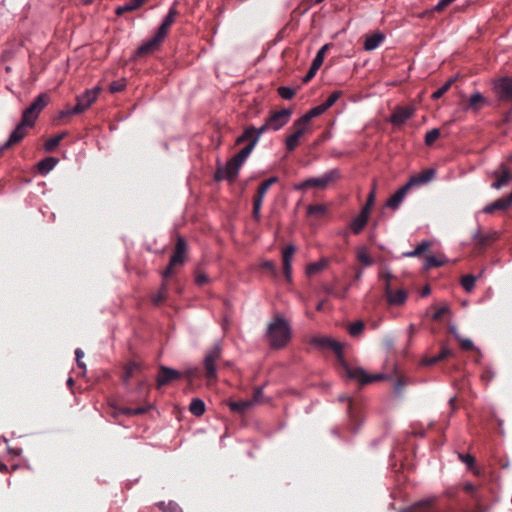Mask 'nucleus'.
Instances as JSON below:
<instances>
[{"mask_svg":"<svg viewBox=\"0 0 512 512\" xmlns=\"http://www.w3.org/2000/svg\"><path fill=\"white\" fill-rule=\"evenodd\" d=\"M385 39V35L381 32H376L367 37L364 42V49L366 51L375 50Z\"/></svg>","mask_w":512,"mask_h":512,"instance_id":"27","label":"nucleus"},{"mask_svg":"<svg viewBox=\"0 0 512 512\" xmlns=\"http://www.w3.org/2000/svg\"><path fill=\"white\" fill-rule=\"evenodd\" d=\"M178 15V11L176 10L175 6H172L167 15L163 18L156 35L159 36L162 40H164L167 36L168 30L171 27V25L175 22V18Z\"/></svg>","mask_w":512,"mask_h":512,"instance_id":"15","label":"nucleus"},{"mask_svg":"<svg viewBox=\"0 0 512 512\" xmlns=\"http://www.w3.org/2000/svg\"><path fill=\"white\" fill-rule=\"evenodd\" d=\"M341 172L338 168H333L325 172L320 177L308 178L310 187L326 188L330 183L339 180Z\"/></svg>","mask_w":512,"mask_h":512,"instance_id":"8","label":"nucleus"},{"mask_svg":"<svg viewBox=\"0 0 512 512\" xmlns=\"http://www.w3.org/2000/svg\"><path fill=\"white\" fill-rule=\"evenodd\" d=\"M450 354H451V350L449 348L443 347L441 352L438 355L426 358L423 361V364H425V365H434L437 362L447 358Z\"/></svg>","mask_w":512,"mask_h":512,"instance_id":"34","label":"nucleus"},{"mask_svg":"<svg viewBox=\"0 0 512 512\" xmlns=\"http://www.w3.org/2000/svg\"><path fill=\"white\" fill-rule=\"evenodd\" d=\"M166 292H167L166 285L163 284L161 286L159 293L153 297V303L158 304V303L162 302L166 297Z\"/></svg>","mask_w":512,"mask_h":512,"instance_id":"54","label":"nucleus"},{"mask_svg":"<svg viewBox=\"0 0 512 512\" xmlns=\"http://www.w3.org/2000/svg\"><path fill=\"white\" fill-rule=\"evenodd\" d=\"M228 406L232 412L243 415L254 406V401L250 400H241V401H230Z\"/></svg>","mask_w":512,"mask_h":512,"instance_id":"26","label":"nucleus"},{"mask_svg":"<svg viewBox=\"0 0 512 512\" xmlns=\"http://www.w3.org/2000/svg\"><path fill=\"white\" fill-rule=\"evenodd\" d=\"M444 263H445L444 260H441L434 255H428L425 259L423 267L425 270H429L434 267L442 266Z\"/></svg>","mask_w":512,"mask_h":512,"instance_id":"37","label":"nucleus"},{"mask_svg":"<svg viewBox=\"0 0 512 512\" xmlns=\"http://www.w3.org/2000/svg\"><path fill=\"white\" fill-rule=\"evenodd\" d=\"M405 385H406V381L404 379H402V378L397 379L393 386L394 393L396 395H400L402 393V390Z\"/></svg>","mask_w":512,"mask_h":512,"instance_id":"56","label":"nucleus"},{"mask_svg":"<svg viewBox=\"0 0 512 512\" xmlns=\"http://www.w3.org/2000/svg\"><path fill=\"white\" fill-rule=\"evenodd\" d=\"M454 78L449 79L446 83H444L440 88H438L436 91H434L431 95V98L433 100L440 99L452 86L454 83Z\"/></svg>","mask_w":512,"mask_h":512,"instance_id":"38","label":"nucleus"},{"mask_svg":"<svg viewBox=\"0 0 512 512\" xmlns=\"http://www.w3.org/2000/svg\"><path fill=\"white\" fill-rule=\"evenodd\" d=\"M512 206L509 195L503 198H499L486 206L483 207L482 212L485 214H491L495 211H503Z\"/></svg>","mask_w":512,"mask_h":512,"instance_id":"18","label":"nucleus"},{"mask_svg":"<svg viewBox=\"0 0 512 512\" xmlns=\"http://www.w3.org/2000/svg\"><path fill=\"white\" fill-rule=\"evenodd\" d=\"M187 244L182 237H178L173 254L169 260L170 266L183 264L186 258Z\"/></svg>","mask_w":512,"mask_h":512,"instance_id":"13","label":"nucleus"},{"mask_svg":"<svg viewBox=\"0 0 512 512\" xmlns=\"http://www.w3.org/2000/svg\"><path fill=\"white\" fill-rule=\"evenodd\" d=\"M48 104V95L46 93L39 94L34 101L23 111L21 122L11 132L8 139L0 146V153L5 149L18 144L27 134V128L32 127L40 112Z\"/></svg>","mask_w":512,"mask_h":512,"instance_id":"1","label":"nucleus"},{"mask_svg":"<svg viewBox=\"0 0 512 512\" xmlns=\"http://www.w3.org/2000/svg\"><path fill=\"white\" fill-rule=\"evenodd\" d=\"M296 251L293 244L287 245L282 251L283 273L288 283L292 282V258Z\"/></svg>","mask_w":512,"mask_h":512,"instance_id":"10","label":"nucleus"},{"mask_svg":"<svg viewBox=\"0 0 512 512\" xmlns=\"http://www.w3.org/2000/svg\"><path fill=\"white\" fill-rule=\"evenodd\" d=\"M158 505L164 512H183L182 508L173 501H169L167 504L160 502Z\"/></svg>","mask_w":512,"mask_h":512,"instance_id":"44","label":"nucleus"},{"mask_svg":"<svg viewBox=\"0 0 512 512\" xmlns=\"http://www.w3.org/2000/svg\"><path fill=\"white\" fill-rule=\"evenodd\" d=\"M262 207V203L259 201H253V218L255 221L259 222L261 219L260 210Z\"/></svg>","mask_w":512,"mask_h":512,"instance_id":"55","label":"nucleus"},{"mask_svg":"<svg viewBox=\"0 0 512 512\" xmlns=\"http://www.w3.org/2000/svg\"><path fill=\"white\" fill-rule=\"evenodd\" d=\"M222 355V344L221 341H217L214 345L208 349L204 356V367L206 370V376L209 379H213L216 377V362L220 359Z\"/></svg>","mask_w":512,"mask_h":512,"instance_id":"4","label":"nucleus"},{"mask_svg":"<svg viewBox=\"0 0 512 512\" xmlns=\"http://www.w3.org/2000/svg\"><path fill=\"white\" fill-rule=\"evenodd\" d=\"M369 216L365 211H360L359 214L350 222L349 228L351 231L358 235L360 234L369 221Z\"/></svg>","mask_w":512,"mask_h":512,"instance_id":"21","label":"nucleus"},{"mask_svg":"<svg viewBox=\"0 0 512 512\" xmlns=\"http://www.w3.org/2000/svg\"><path fill=\"white\" fill-rule=\"evenodd\" d=\"M292 115L291 109H282L280 111H276L272 113L267 119V123L271 129V131H277L280 130L282 127H284L290 120V117Z\"/></svg>","mask_w":512,"mask_h":512,"instance_id":"7","label":"nucleus"},{"mask_svg":"<svg viewBox=\"0 0 512 512\" xmlns=\"http://www.w3.org/2000/svg\"><path fill=\"white\" fill-rule=\"evenodd\" d=\"M276 182H278V177H275V176L270 177V178L266 179L265 181H263L258 188L257 195L254 198V201H259L260 203H263V199H264L267 191Z\"/></svg>","mask_w":512,"mask_h":512,"instance_id":"28","label":"nucleus"},{"mask_svg":"<svg viewBox=\"0 0 512 512\" xmlns=\"http://www.w3.org/2000/svg\"><path fill=\"white\" fill-rule=\"evenodd\" d=\"M181 376L182 374L178 370L166 366H160V371L157 377V387L161 388L162 386L179 379Z\"/></svg>","mask_w":512,"mask_h":512,"instance_id":"12","label":"nucleus"},{"mask_svg":"<svg viewBox=\"0 0 512 512\" xmlns=\"http://www.w3.org/2000/svg\"><path fill=\"white\" fill-rule=\"evenodd\" d=\"M267 131H271V129H270L267 121H265L260 127H258V128L255 127V136L251 140V142H253L256 145L258 143L260 137L262 136V134H264Z\"/></svg>","mask_w":512,"mask_h":512,"instance_id":"49","label":"nucleus"},{"mask_svg":"<svg viewBox=\"0 0 512 512\" xmlns=\"http://www.w3.org/2000/svg\"><path fill=\"white\" fill-rule=\"evenodd\" d=\"M493 175L497 177L496 181L491 184V187L495 190L501 189L512 180V174L504 164H501L500 175L497 171H494Z\"/></svg>","mask_w":512,"mask_h":512,"instance_id":"20","label":"nucleus"},{"mask_svg":"<svg viewBox=\"0 0 512 512\" xmlns=\"http://www.w3.org/2000/svg\"><path fill=\"white\" fill-rule=\"evenodd\" d=\"M310 344L319 349H324L327 347L331 348L336 353L338 360H343V351H342L343 345L338 341H335L326 336L313 337L310 340Z\"/></svg>","mask_w":512,"mask_h":512,"instance_id":"6","label":"nucleus"},{"mask_svg":"<svg viewBox=\"0 0 512 512\" xmlns=\"http://www.w3.org/2000/svg\"><path fill=\"white\" fill-rule=\"evenodd\" d=\"M139 368V365L135 362H131L129 363L126 368H125V372L123 374V383L124 384H128L130 378L132 377V374L134 373V371H136L137 369Z\"/></svg>","mask_w":512,"mask_h":512,"instance_id":"43","label":"nucleus"},{"mask_svg":"<svg viewBox=\"0 0 512 512\" xmlns=\"http://www.w3.org/2000/svg\"><path fill=\"white\" fill-rule=\"evenodd\" d=\"M75 356H76V361H77V364L80 368H83L85 369L86 366L85 364L81 361V359L84 357V352L80 349V348H77L75 350Z\"/></svg>","mask_w":512,"mask_h":512,"instance_id":"59","label":"nucleus"},{"mask_svg":"<svg viewBox=\"0 0 512 512\" xmlns=\"http://www.w3.org/2000/svg\"><path fill=\"white\" fill-rule=\"evenodd\" d=\"M58 163V159L54 157H46L38 163V171L45 176L52 171Z\"/></svg>","mask_w":512,"mask_h":512,"instance_id":"29","label":"nucleus"},{"mask_svg":"<svg viewBox=\"0 0 512 512\" xmlns=\"http://www.w3.org/2000/svg\"><path fill=\"white\" fill-rule=\"evenodd\" d=\"M458 458L465 463L468 468H472L474 466L475 458L472 455L459 453Z\"/></svg>","mask_w":512,"mask_h":512,"instance_id":"53","label":"nucleus"},{"mask_svg":"<svg viewBox=\"0 0 512 512\" xmlns=\"http://www.w3.org/2000/svg\"><path fill=\"white\" fill-rule=\"evenodd\" d=\"M326 266H327V260L326 259H321L319 261L312 262V263L307 265V267H306V274L308 276H312V275H314L316 273L321 272Z\"/></svg>","mask_w":512,"mask_h":512,"instance_id":"33","label":"nucleus"},{"mask_svg":"<svg viewBox=\"0 0 512 512\" xmlns=\"http://www.w3.org/2000/svg\"><path fill=\"white\" fill-rule=\"evenodd\" d=\"M277 91L278 94L285 100H290L295 95V90L288 86H280Z\"/></svg>","mask_w":512,"mask_h":512,"instance_id":"50","label":"nucleus"},{"mask_svg":"<svg viewBox=\"0 0 512 512\" xmlns=\"http://www.w3.org/2000/svg\"><path fill=\"white\" fill-rule=\"evenodd\" d=\"M447 307H440L432 316V318L434 320H438L440 319L446 312H447Z\"/></svg>","mask_w":512,"mask_h":512,"instance_id":"63","label":"nucleus"},{"mask_svg":"<svg viewBox=\"0 0 512 512\" xmlns=\"http://www.w3.org/2000/svg\"><path fill=\"white\" fill-rule=\"evenodd\" d=\"M497 237V231H491L489 233L483 234L479 225L472 235L473 240L479 246H485L487 243L495 241Z\"/></svg>","mask_w":512,"mask_h":512,"instance_id":"22","label":"nucleus"},{"mask_svg":"<svg viewBox=\"0 0 512 512\" xmlns=\"http://www.w3.org/2000/svg\"><path fill=\"white\" fill-rule=\"evenodd\" d=\"M436 175V170L433 168H427L423 171H421L419 174L412 176L409 181L407 182V185L412 188L413 186H419L428 184L431 182Z\"/></svg>","mask_w":512,"mask_h":512,"instance_id":"14","label":"nucleus"},{"mask_svg":"<svg viewBox=\"0 0 512 512\" xmlns=\"http://www.w3.org/2000/svg\"><path fill=\"white\" fill-rule=\"evenodd\" d=\"M309 187H310V185H309V180L308 179H306V180H304V181H302L300 183H297V184H295L293 186L294 190H296V191H302V190H305V189H307Z\"/></svg>","mask_w":512,"mask_h":512,"instance_id":"62","label":"nucleus"},{"mask_svg":"<svg viewBox=\"0 0 512 512\" xmlns=\"http://www.w3.org/2000/svg\"><path fill=\"white\" fill-rule=\"evenodd\" d=\"M328 48H329V44H325L319 49L315 58L312 61L311 66H313L317 69H319L322 66V64L324 62V58H325V53L328 50Z\"/></svg>","mask_w":512,"mask_h":512,"instance_id":"36","label":"nucleus"},{"mask_svg":"<svg viewBox=\"0 0 512 512\" xmlns=\"http://www.w3.org/2000/svg\"><path fill=\"white\" fill-rule=\"evenodd\" d=\"M145 0H129L124 5L118 6L116 8V14L122 15L129 11H134L138 9Z\"/></svg>","mask_w":512,"mask_h":512,"instance_id":"31","label":"nucleus"},{"mask_svg":"<svg viewBox=\"0 0 512 512\" xmlns=\"http://www.w3.org/2000/svg\"><path fill=\"white\" fill-rule=\"evenodd\" d=\"M342 95L341 91H334L332 92L327 99L322 103L323 106H325V109L328 110L330 107H332L336 101L340 98Z\"/></svg>","mask_w":512,"mask_h":512,"instance_id":"48","label":"nucleus"},{"mask_svg":"<svg viewBox=\"0 0 512 512\" xmlns=\"http://www.w3.org/2000/svg\"><path fill=\"white\" fill-rule=\"evenodd\" d=\"M375 190H376V187L374 186L373 189L371 190V192L369 193L368 197H367L365 205L360 210V211H365L366 210V214H368V215H370V211H371L372 207L375 204V196H376V191Z\"/></svg>","mask_w":512,"mask_h":512,"instance_id":"42","label":"nucleus"},{"mask_svg":"<svg viewBox=\"0 0 512 512\" xmlns=\"http://www.w3.org/2000/svg\"><path fill=\"white\" fill-rule=\"evenodd\" d=\"M189 410L197 417L202 416L206 410L204 401L200 398H194L189 405Z\"/></svg>","mask_w":512,"mask_h":512,"instance_id":"32","label":"nucleus"},{"mask_svg":"<svg viewBox=\"0 0 512 512\" xmlns=\"http://www.w3.org/2000/svg\"><path fill=\"white\" fill-rule=\"evenodd\" d=\"M291 335L292 329L290 324L283 317L279 316L269 323L265 333L270 348L276 350L284 348L289 343Z\"/></svg>","mask_w":512,"mask_h":512,"instance_id":"2","label":"nucleus"},{"mask_svg":"<svg viewBox=\"0 0 512 512\" xmlns=\"http://www.w3.org/2000/svg\"><path fill=\"white\" fill-rule=\"evenodd\" d=\"M147 410V407L129 408L126 409L124 413L127 415H140L144 414Z\"/></svg>","mask_w":512,"mask_h":512,"instance_id":"58","label":"nucleus"},{"mask_svg":"<svg viewBox=\"0 0 512 512\" xmlns=\"http://www.w3.org/2000/svg\"><path fill=\"white\" fill-rule=\"evenodd\" d=\"M163 42L156 34L149 40L143 42L137 49L136 54L138 56H144L156 51L160 44Z\"/></svg>","mask_w":512,"mask_h":512,"instance_id":"17","label":"nucleus"},{"mask_svg":"<svg viewBox=\"0 0 512 512\" xmlns=\"http://www.w3.org/2000/svg\"><path fill=\"white\" fill-rule=\"evenodd\" d=\"M294 126L296 127L295 132L292 133L286 139V148L289 151H293L296 148V146L298 145L299 139L301 138V136L305 132V126H303V125H296V123L294 124Z\"/></svg>","mask_w":512,"mask_h":512,"instance_id":"25","label":"nucleus"},{"mask_svg":"<svg viewBox=\"0 0 512 512\" xmlns=\"http://www.w3.org/2000/svg\"><path fill=\"white\" fill-rule=\"evenodd\" d=\"M63 139V134H59V135H56L50 139H48L46 142H45V150L46 151H52L54 150L60 143V141Z\"/></svg>","mask_w":512,"mask_h":512,"instance_id":"47","label":"nucleus"},{"mask_svg":"<svg viewBox=\"0 0 512 512\" xmlns=\"http://www.w3.org/2000/svg\"><path fill=\"white\" fill-rule=\"evenodd\" d=\"M385 293L387 301L391 305L399 306L403 305L406 302L407 294L405 290L400 289L394 292L390 289V283L386 284Z\"/></svg>","mask_w":512,"mask_h":512,"instance_id":"19","label":"nucleus"},{"mask_svg":"<svg viewBox=\"0 0 512 512\" xmlns=\"http://www.w3.org/2000/svg\"><path fill=\"white\" fill-rule=\"evenodd\" d=\"M351 285L352 284L347 285L341 292H331V294L336 298L345 299L347 297Z\"/></svg>","mask_w":512,"mask_h":512,"instance_id":"60","label":"nucleus"},{"mask_svg":"<svg viewBox=\"0 0 512 512\" xmlns=\"http://www.w3.org/2000/svg\"><path fill=\"white\" fill-rule=\"evenodd\" d=\"M326 212V206L323 204H315L309 205L307 208V213L309 215H320Z\"/></svg>","mask_w":512,"mask_h":512,"instance_id":"51","label":"nucleus"},{"mask_svg":"<svg viewBox=\"0 0 512 512\" xmlns=\"http://www.w3.org/2000/svg\"><path fill=\"white\" fill-rule=\"evenodd\" d=\"M415 109L411 106L397 107L391 114L389 121L396 126H401L407 122L413 115Z\"/></svg>","mask_w":512,"mask_h":512,"instance_id":"11","label":"nucleus"},{"mask_svg":"<svg viewBox=\"0 0 512 512\" xmlns=\"http://www.w3.org/2000/svg\"><path fill=\"white\" fill-rule=\"evenodd\" d=\"M364 327H365V325L362 321H356L349 326V328H348L349 334L353 337H356L363 332Z\"/></svg>","mask_w":512,"mask_h":512,"instance_id":"46","label":"nucleus"},{"mask_svg":"<svg viewBox=\"0 0 512 512\" xmlns=\"http://www.w3.org/2000/svg\"><path fill=\"white\" fill-rule=\"evenodd\" d=\"M451 332L453 333L454 337L460 342L461 348L463 350L468 351L474 348L473 341L469 338H462L455 327L451 328Z\"/></svg>","mask_w":512,"mask_h":512,"instance_id":"35","label":"nucleus"},{"mask_svg":"<svg viewBox=\"0 0 512 512\" xmlns=\"http://www.w3.org/2000/svg\"><path fill=\"white\" fill-rule=\"evenodd\" d=\"M484 101H485V99L480 92H474L473 94H471V96L469 98L467 109H473L476 111V110H478L476 108V105L479 103H483Z\"/></svg>","mask_w":512,"mask_h":512,"instance_id":"41","label":"nucleus"},{"mask_svg":"<svg viewBox=\"0 0 512 512\" xmlns=\"http://www.w3.org/2000/svg\"><path fill=\"white\" fill-rule=\"evenodd\" d=\"M319 69L313 67V66H310L307 74L304 76L303 78V82H308L309 80H311L317 73Z\"/></svg>","mask_w":512,"mask_h":512,"instance_id":"61","label":"nucleus"},{"mask_svg":"<svg viewBox=\"0 0 512 512\" xmlns=\"http://www.w3.org/2000/svg\"><path fill=\"white\" fill-rule=\"evenodd\" d=\"M325 111H327V110L325 109V106H323L322 103H321V104L313 107L307 113H305L302 117H300L296 121V125L306 126L312 118L320 116Z\"/></svg>","mask_w":512,"mask_h":512,"instance_id":"23","label":"nucleus"},{"mask_svg":"<svg viewBox=\"0 0 512 512\" xmlns=\"http://www.w3.org/2000/svg\"><path fill=\"white\" fill-rule=\"evenodd\" d=\"M440 136V130L438 128H433L429 130L425 135V144L427 146L432 145Z\"/></svg>","mask_w":512,"mask_h":512,"instance_id":"45","label":"nucleus"},{"mask_svg":"<svg viewBox=\"0 0 512 512\" xmlns=\"http://www.w3.org/2000/svg\"><path fill=\"white\" fill-rule=\"evenodd\" d=\"M356 258L362 264V267H369L374 264L373 258L370 256L368 249L364 245L356 247Z\"/></svg>","mask_w":512,"mask_h":512,"instance_id":"24","label":"nucleus"},{"mask_svg":"<svg viewBox=\"0 0 512 512\" xmlns=\"http://www.w3.org/2000/svg\"><path fill=\"white\" fill-rule=\"evenodd\" d=\"M255 136V127L254 126H249V127H246L244 132L242 133V135H240L237 139H236V143L237 144H240V143H243L245 141H251Z\"/></svg>","mask_w":512,"mask_h":512,"instance_id":"39","label":"nucleus"},{"mask_svg":"<svg viewBox=\"0 0 512 512\" xmlns=\"http://www.w3.org/2000/svg\"><path fill=\"white\" fill-rule=\"evenodd\" d=\"M261 266H262L263 268H265V269H267V270H269V271L273 272V273H276V268H275V265H274V263H273L272 261H269V260L264 261V262L261 264Z\"/></svg>","mask_w":512,"mask_h":512,"instance_id":"64","label":"nucleus"},{"mask_svg":"<svg viewBox=\"0 0 512 512\" xmlns=\"http://www.w3.org/2000/svg\"><path fill=\"white\" fill-rule=\"evenodd\" d=\"M125 87H126V82L124 79H121V80L113 81L109 86V90L112 93H117V92H121L122 90H124Z\"/></svg>","mask_w":512,"mask_h":512,"instance_id":"52","label":"nucleus"},{"mask_svg":"<svg viewBox=\"0 0 512 512\" xmlns=\"http://www.w3.org/2000/svg\"><path fill=\"white\" fill-rule=\"evenodd\" d=\"M255 146L256 145L250 141L245 147H243L232 158L242 166L244 164V162L246 161V159L250 156V154L254 150Z\"/></svg>","mask_w":512,"mask_h":512,"instance_id":"30","label":"nucleus"},{"mask_svg":"<svg viewBox=\"0 0 512 512\" xmlns=\"http://www.w3.org/2000/svg\"><path fill=\"white\" fill-rule=\"evenodd\" d=\"M99 90L100 89L98 87L86 90L83 94L77 97L76 104L73 107L66 108L65 110L61 111L60 117H69L86 111L97 99Z\"/></svg>","mask_w":512,"mask_h":512,"instance_id":"3","label":"nucleus"},{"mask_svg":"<svg viewBox=\"0 0 512 512\" xmlns=\"http://www.w3.org/2000/svg\"><path fill=\"white\" fill-rule=\"evenodd\" d=\"M240 168L241 165L231 158L224 166L219 167L216 170L214 178L216 181L227 180L228 182L233 183L239 174Z\"/></svg>","mask_w":512,"mask_h":512,"instance_id":"5","label":"nucleus"},{"mask_svg":"<svg viewBox=\"0 0 512 512\" xmlns=\"http://www.w3.org/2000/svg\"><path fill=\"white\" fill-rule=\"evenodd\" d=\"M339 362L349 378L354 379L361 384H369V373L365 369L362 367H350L344 357L343 360H339Z\"/></svg>","mask_w":512,"mask_h":512,"instance_id":"9","label":"nucleus"},{"mask_svg":"<svg viewBox=\"0 0 512 512\" xmlns=\"http://www.w3.org/2000/svg\"><path fill=\"white\" fill-rule=\"evenodd\" d=\"M409 190L410 187L406 183L387 199L385 206L394 211L397 210L405 199Z\"/></svg>","mask_w":512,"mask_h":512,"instance_id":"16","label":"nucleus"},{"mask_svg":"<svg viewBox=\"0 0 512 512\" xmlns=\"http://www.w3.org/2000/svg\"><path fill=\"white\" fill-rule=\"evenodd\" d=\"M431 246V242L428 240L422 241L420 244H418L415 247L417 255H421L423 252H425L429 247Z\"/></svg>","mask_w":512,"mask_h":512,"instance_id":"57","label":"nucleus"},{"mask_svg":"<svg viewBox=\"0 0 512 512\" xmlns=\"http://www.w3.org/2000/svg\"><path fill=\"white\" fill-rule=\"evenodd\" d=\"M477 278L473 275H465L461 279V285L465 291L471 292L475 286Z\"/></svg>","mask_w":512,"mask_h":512,"instance_id":"40","label":"nucleus"}]
</instances>
